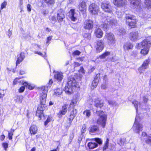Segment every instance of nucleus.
I'll return each mask as SVG.
<instances>
[{"label":"nucleus","instance_id":"obj_1","mask_svg":"<svg viewBox=\"0 0 151 151\" xmlns=\"http://www.w3.org/2000/svg\"><path fill=\"white\" fill-rule=\"evenodd\" d=\"M53 82L52 80L50 79L46 86H43L41 88V90L43 92L40 96V104L37 107L36 113V116H38L39 118V120H41L42 117L44 116L43 111L46 107L45 103L47 90L48 88L50 87Z\"/></svg>","mask_w":151,"mask_h":151},{"label":"nucleus","instance_id":"obj_2","mask_svg":"<svg viewBox=\"0 0 151 151\" xmlns=\"http://www.w3.org/2000/svg\"><path fill=\"white\" fill-rule=\"evenodd\" d=\"M79 99V97L78 96H74L73 99L71 100V103L69 106V107H71L73 108V110L71 112L70 115L68 118V120H69L68 124L70 126L73 121V120L76 116L77 113V110L76 109H74L73 108L76 105L77 102Z\"/></svg>","mask_w":151,"mask_h":151},{"label":"nucleus","instance_id":"obj_3","mask_svg":"<svg viewBox=\"0 0 151 151\" xmlns=\"http://www.w3.org/2000/svg\"><path fill=\"white\" fill-rule=\"evenodd\" d=\"M104 19V20H102V22H104V23L101 24V27L104 30L117 25L116 20L112 17L107 16L105 17Z\"/></svg>","mask_w":151,"mask_h":151},{"label":"nucleus","instance_id":"obj_4","mask_svg":"<svg viewBox=\"0 0 151 151\" xmlns=\"http://www.w3.org/2000/svg\"><path fill=\"white\" fill-rule=\"evenodd\" d=\"M76 82V80L74 77H69L68 83L64 89V91L66 93L70 94L72 93V87L75 86Z\"/></svg>","mask_w":151,"mask_h":151},{"label":"nucleus","instance_id":"obj_5","mask_svg":"<svg viewBox=\"0 0 151 151\" xmlns=\"http://www.w3.org/2000/svg\"><path fill=\"white\" fill-rule=\"evenodd\" d=\"M96 112L100 117L97 121V123L100 124L102 127L104 128L106 123L107 115L103 111L96 110Z\"/></svg>","mask_w":151,"mask_h":151},{"label":"nucleus","instance_id":"obj_6","mask_svg":"<svg viewBox=\"0 0 151 151\" xmlns=\"http://www.w3.org/2000/svg\"><path fill=\"white\" fill-rule=\"evenodd\" d=\"M91 141L89 142L87 144V146L90 149H93L97 147L99 145H101L102 144V140L98 137L90 139Z\"/></svg>","mask_w":151,"mask_h":151},{"label":"nucleus","instance_id":"obj_7","mask_svg":"<svg viewBox=\"0 0 151 151\" xmlns=\"http://www.w3.org/2000/svg\"><path fill=\"white\" fill-rule=\"evenodd\" d=\"M125 18L127 24L131 28H134L137 21L135 17L130 14H126Z\"/></svg>","mask_w":151,"mask_h":151},{"label":"nucleus","instance_id":"obj_8","mask_svg":"<svg viewBox=\"0 0 151 151\" xmlns=\"http://www.w3.org/2000/svg\"><path fill=\"white\" fill-rule=\"evenodd\" d=\"M142 125L137 121V116L136 115L134 123L132 129L134 132L139 134L140 132L142 131Z\"/></svg>","mask_w":151,"mask_h":151},{"label":"nucleus","instance_id":"obj_9","mask_svg":"<svg viewBox=\"0 0 151 151\" xmlns=\"http://www.w3.org/2000/svg\"><path fill=\"white\" fill-rule=\"evenodd\" d=\"M131 6L132 9L136 11H138L141 9L140 0H130Z\"/></svg>","mask_w":151,"mask_h":151},{"label":"nucleus","instance_id":"obj_10","mask_svg":"<svg viewBox=\"0 0 151 151\" xmlns=\"http://www.w3.org/2000/svg\"><path fill=\"white\" fill-rule=\"evenodd\" d=\"M95 47L97 52H100L104 49V44L102 40H98L95 43Z\"/></svg>","mask_w":151,"mask_h":151},{"label":"nucleus","instance_id":"obj_11","mask_svg":"<svg viewBox=\"0 0 151 151\" xmlns=\"http://www.w3.org/2000/svg\"><path fill=\"white\" fill-rule=\"evenodd\" d=\"M88 10L92 14L96 15L98 14L99 11V8L95 4L92 3L89 6Z\"/></svg>","mask_w":151,"mask_h":151},{"label":"nucleus","instance_id":"obj_12","mask_svg":"<svg viewBox=\"0 0 151 151\" xmlns=\"http://www.w3.org/2000/svg\"><path fill=\"white\" fill-rule=\"evenodd\" d=\"M64 13V11L63 9H60L57 11V19L59 23H61L62 22L65 18Z\"/></svg>","mask_w":151,"mask_h":151},{"label":"nucleus","instance_id":"obj_13","mask_svg":"<svg viewBox=\"0 0 151 151\" xmlns=\"http://www.w3.org/2000/svg\"><path fill=\"white\" fill-rule=\"evenodd\" d=\"M101 8L106 12H110L112 11L111 6L108 1L103 2L101 5Z\"/></svg>","mask_w":151,"mask_h":151},{"label":"nucleus","instance_id":"obj_14","mask_svg":"<svg viewBox=\"0 0 151 151\" xmlns=\"http://www.w3.org/2000/svg\"><path fill=\"white\" fill-rule=\"evenodd\" d=\"M68 107V105L67 104H65L62 106L61 110L58 114V117L60 118L62 115H65L66 114L67 111Z\"/></svg>","mask_w":151,"mask_h":151},{"label":"nucleus","instance_id":"obj_15","mask_svg":"<svg viewBox=\"0 0 151 151\" xmlns=\"http://www.w3.org/2000/svg\"><path fill=\"white\" fill-rule=\"evenodd\" d=\"M151 45V41H148L146 39H145L143 41L140 43H138V48L139 49V47H142V48H150Z\"/></svg>","mask_w":151,"mask_h":151},{"label":"nucleus","instance_id":"obj_16","mask_svg":"<svg viewBox=\"0 0 151 151\" xmlns=\"http://www.w3.org/2000/svg\"><path fill=\"white\" fill-rule=\"evenodd\" d=\"M93 27V23L91 20H87L85 21L84 24V27L86 29L88 30L92 29Z\"/></svg>","mask_w":151,"mask_h":151},{"label":"nucleus","instance_id":"obj_17","mask_svg":"<svg viewBox=\"0 0 151 151\" xmlns=\"http://www.w3.org/2000/svg\"><path fill=\"white\" fill-rule=\"evenodd\" d=\"M149 62L150 60L149 59L145 60L143 62L142 66L138 69V70L140 74L145 71V70L147 68Z\"/></svg>","mask_w":151,"mask_h":151},{"label":"nucleus","instance_id":"obj_18","mask_svg":"<svg viewBox=\"0 0 151 151\" xmlns=\"http://www.w3.org/2000/svg\"><path fill=\"white\" fill-rule=\"evenodd\" d=\"M77 14L75 12V9H71L69 12V17L73 21H75L77 19Z\"/></svg>","mask_w":151,"mask_h":151},{"label":"nucleus","instance_id":"obj_19","mask_svg":"<svg viewBox=\"0 0 151 151\" xmlns=\"http://www.w3.org/2000/svg\"><path fill=\"white\" fill-rule=\"evenodd\" d=\"M78 8L80 11H83L86 8V1L85 0H80Z\"/></svg>","mask_w":151,"mask_h":151},{"label":"nucleus","instance_id":"obj_20","mask_svg":"<svg viewBox=\"0 0 151 151\" xmlns=\"http://www.w3.org/2000/svg\"><path fill=\"white\" fill-rule=\"evenodd\" d=\"M94 105L97 108H101L102 107L104 104V102L103 100L101 99L100 98H97L94 100Z\"/></svg>","mask_w":151,"mask_h":151},{"label":"nucleus","instance_id":"obj_21","mask_svg":"<svg viewBox=\"0 0 151 151\" xmlns=\"http://www.w3.org/2000/svg\"><path fill=\"white\" fill-rule=\"evenodd\" d=\"M107 78V76L106 75H105L104 77V82L101 86V88L103 90L106 89L108 87V83Z\"/></svg>","mask_w":151,"mask_h":151},{"label":"nucleus","instance_id":"obj_22","mask_svg":"<svg viewBox=\"0 0 151 151\" xmlns=\"http://www.w3.org/2000/svg\"><path fill=\"white\" fill-rule=\"evenodd\" d=\"M37 131V128L36 125H32L29 128L30 133L31 134L35 135L36 134Z\"/></svg>","mask_w":151,"mask_h":151},{"label":"nucleus","instance_id":"obj_23","mask_svg":"<svg viewBox=\"0 0 151 151\" xmlns=\"http://www.w3.org/2000/svg\"><path fill=\"white\" fill-rule=\"evenodd\" d=\"M54 77L57 81H61L63 77V73L61 72H58L54 75Z\"/></svg>","mask_w":151,"mask_h":151},{"label":"nucleus","instance_id":"obj_24","mask_svg":"<svg viewBox=\"0 0 151 151\" xmlns=\"http://www.w3.org/2000/svg\"><path fill=\"white\" fill-rule=\"evenodd\" d=\"M95 34L97 38H101L102 37L103 32L100 28H97L95 29Z\"/></svg>","mask_w":151,"mask_h":151},{"label":"nucleus","instance_id":"obj_25","mask_svg":"<svg viewBox=\"0 0 151 151\" xmlns=\"http://www.w3.org/2000/svg\"><path fill=\"white\" fill-rule=\"evenodd\" d=\"M133 47L132 44L129 42L125 43L124 45L123 48L124 50H128L132 49Z\"/></svg>","mask_w":151,"mask_h":151},{"label":"nucleus","instance_id":"obj_26","mask_svg":"<svg viewBox=\"0 0 151 151\" xmlns=\"http://www.w3.org/2000/svg\"><path fill=\"white\" fill-rule=\"evenodd\" d=\"M99 130V127L96 125H93L90 128L89 133L91 134L96 132Z\"/></svg>","mask_w":151,"mask_h":151},{"label":"nucleus","instance_id":"obj_27","mask_svg":"<svg viewBox=\"0 0 151 151\" xmlns=\"http://www.w3.org/2000/svg\"><path fill=\"white\" fill-rule=\"evenodd\" d=\"M114 4L119 7L123 6L124 4V0H114Z\"/></svg>","mask_w":151,"mask_h":151},{"label":"nucleus","instance_id":"obj_28","mask_svg":"<svg viewBox=\"0 0 151 151\" xmlns=\"http://www.w3.org/2000/svg\"><path fill=\"white\" fill-rule=\"evenodd\" d=\"M22 85L27 88L29 90H33L34 88V86L33 85H32L30 83H28L26 81L23 82L22 83Z\"/></svg>","mask_w":151,"mask_h":151},{"label":"nucleus","instance_id":"obj_29","mask_svg":"<svg viewBox=\"0 0 151 151\" xmlns=\"http://www.w3.org/2000/svg\"><path fill=\"white\" fill-rule=\"evenodd\" d=\"M99 81L97 79L96 80H93L91 86V88L93 90L94 88H96L97 86Z\"/></svg>","mask_w":151,"mask_h":151},{"label":"nucleus","instance_id":"obj_30","mask_svg":"<svg viewBox=\"0 0 151 151\" xmlns=\"http://www.w3.org/2000/svg\"><path fill=\"white\" fill-rule=\"evenodd\" d=\"M144 3L145 7L148 9L151 8V0H145Z\"/></svg>","mask_w":151,"mask_h":151},{"label":"nucleus","instance_id":"obj_31","mask_svg":"<svg viewBox=\"0 0 151 151\" xmlns=\"http://www.w3.org/2000/svg\"><path fill=\"white\" fill-rule=\"evenodd\" d=\"M110 54V53L109 52L106 51L103 54L100 55L99 58L101 59H104L107 56L109 55Z\"/></svg>","mask_w":151,"mask_h":151},{"label":"nucleus","instance_id":"obj_32","mask_svg":"<svg viewBox=\"0 0 151 151\" xmlns=\"http://www.w3.org/2000/svg\"><path fill=\"white\" fill-rule=\"evenodd\" d=\"M48 6H49L55 3V0H43Z\"/></svg>","mask_w":151,"mask_h":151},{"label":"nucleus","instance_id":"obj_33","mask_svg":"<svg viewBox=\"0 0 151 151\" xmlns=\"http://www.w3.org/2000/svg\"><path fill=\"white\" fill-rule=\"evenodd\" d=\"M109 139L107 138L105 142L103 147V151L106 150L108 149L109 146Z\"/></svg>","mask_w":151,"mask_h":151},{"label":"nucleus","instance_id":"obj_34","mask_svg":"<svg viewBox=\"0 0 151 151\" xmlns=\"http://www.w3.org/2000/svg\"><path fill=\"white\" fill-rule=\"evenodd\" d=\"M117 34L120 36L123 35L125 33L124 29L123 28H121L117 30Z\"/></svg>","mask_w":151,"mask_h":151},{"label":"nucleus","instance_id":"obj_35","mask_svg":"<svg viewBox=\"0 0 151 151\" xmlns=\"http://www.w3.org/2000/svg\"><path fill=\"white\" fill-rule=\"evenodd\" d=\"M62 93V91L60 88H58L54 91V94L56 96H58Z\"/></svg>","mask_w":151,"mask_h":151},{"label":"nucleus","instance_id":"obj_36","mask_svg":"<svg viewBox=\"0 0 151 151\" xmlns=\"http://www.w3.org/2000/svg\"><path fill=\"white\" fill-rule=\"evenodd\" d=\"M118 143L121 146L123 145L125 142V139L123 138H121L117 141Z\"/></svg>","mask_w":151,"mask_h":151},{"label":"nucleus","instance_id":"obj_37","mask_svg":"<svg viewBox=\"0 0 151 151\" xmlns=\"http://www.w3.org/2000/svg\"><path fill=\"white\" fill-rule=\"evenodd\" d=\"M83 113L87 118H89L91 115V111L89 110H86L83 112Z\"/></svg>","mask_w":151,"mask_h":151},{"label":"nucleus","instance_id":"obj_38","mask_svg":"<svg viewBox=\"0 0 151 151\" xmlns=\"http://www.w3.org/2000/svg\"><path fill=\"white\" fill-rule=\"evenodd\" d=\"M143 49H142L141 51V53L144 55L147 54L149 50V48H143Z\"/></svg>","mask_w":151,"mask_h":151},{"label":"nucleus","instance_id":"obj_39","mask_svg":"<svg viewBox=\"0 0 151 151\" xmlns=\"http://www.w3.org/2000/svg\"><path fill=\"white\" fill-rule=\"evenodd\" d=\"M14 131V129H11L9 132L8 137L9 140H11L12 138V135H13V132Z\"/></svg>","mask_w":151,"mask_h":151},{"label":"nucleus","instance_id":"obj_40","mask_svg":"<svg viewBox=\"0 0 151 151\" xmlns=\"http://www.w3.org/2000/svg\"><path fill=\"white\" fill-rule=\"evenodd\" d=\"M132 104L134 105L136 110V111L137 112L138 106L140 105V104H139L138 101L135 100L134 101H133Z\"/></svg>","mask_w":151,"mask_h":151},{"label":"nucleus","instance_id":"obj_41","mask_svg":"<svg viewBox=\"0 0 151 151\" xmlns=\"http://www.w3.org/2000/svg\"><path fill=\"white\" fill-rule=\"evenodd\" d=\"M138 35V33L137 32H132L130 33V36L131 38H137Z\"/></svg>","mask_w":151,"mask_h":151},{"label":"nucleus","instance_id":"obj_42","mask_svg":"<svg viewBox=\"0 0 151 151\" xmlns=\"http://www.w3.org/2000/svg\"><path fill=\"white\" fill-rule=\"evenodd\" d=\"M115 38H108V42L109 45L115 43Z\"/></svg>","mask_w":151,"mask_h":151},{"label":"nucleus","instance_id":"obj_43","mask_svg":"<svg viewBox=\"0 0 151 151\" xmlns=\"http://www.w3.org/2000/svg\"><path fill=\"white\" fill-rule=\"evenodd\" d=\"M146 142L149 145H151V135L147 137L145 140Z\"/></svg>","mask_w":151,"mask_h":151},{"label":"nucleus","instance_id":"obj_44","mask_svg":"<svg viewBox=\"0 0 151 151\" xmlns=\"http://www.w3.org/2000/svg\"><path fill=\"white\" fill-rule=\"evenodd\" d=\"M34 52L35 54H37L42 57H44L46 56V53L45 52H44V54H43L42 52H39L38 51H34Z\"/></svg>","mask_w":151,"mask_h":151},{"label":"nucleus","instance_id":"obj_45","mask_svg":"<svg viewBox=\"0 0 151 151\" xmlns=\"http://www.w3.org/2000/svg\"><path fill=\"white\" fill-rule=\"evenodd\" d=\"M106 36L107 38H113L114 37V35L111 32H106Z\"/></svg>","mask_w":151,"mask_h":151},{"label":"nucleus","instance_id":"obj_46","mask_svg":"<svg viewBox=\"0 0 151 151\" xmlns=\"http://www.w3.org/2000/svg\"><path fill=\"white\" fill-rule=\"evenodd\" d=\"M23 60V58H21L20 56L18 58L16 62V65L19 64Z\"/></svg>","mask_w":151,"mask_h":151},{"label":"nucleus","instance_id":"obj_47","mask_svg":"<svg viewBox=\"0 0 151 151\" xmlns=\"http://www.w3.org/2000/svg\"><path fill=\"white\" fill-rule=\"evenodd\" d=\"M86 125L85 124H83L82 127V129L81 130V132L82 134L85 132L86 130Z\"/></svg>","mask_w":151,"mask_h":151},{"label":"nucleus","instance_id":"obj_48","mask_svg":"<svg viewBox=\"0 0 151 151\" xmlns=\"http://www.w3.org/2000/svg\"><path fill=\"white\" fill-rule=\"evenodd\" d=\"M81 53V52L79 50H76L73 53V56L79 55Z\"/></svg>","mask_w":151,"mask_h":151},{"label":"nucleus","instance_id":"obj_49","mask_svg":"<svg viewBox=\"0 0 151 151\" xmlns=\"http://www.w3.org/2000/svg\"><path fill=\"white\" fill-rule=\"evenodd\" d=\"M74 137V134L73 133H72L70 134V138H69V144H70L72 141Z\"/></svg>","mask_w":151,"mask_h":151},{"label":"nucleus","instance_id":"obj_50","mask_svg":"<svg viewBox=\"0 0 151 151\" xmlns=\"http://www.w3.org/2000/svg\"><path fill=\"white\" fill-rule=\"evenodd\" d=\"M16 97L17 99H18L17 101H19L20 103H21L23 99V96H17Z\"/></svg>","mask_w":151,"mask_h":151},{"label":"nucleus","instance_id":"obj_51","mask_svg":"<svg viewBox=\"0 0 151 151\" xmlns=\"http://www.w3.org/2000/svg\"><path fill=\"white\" fill-rule=\"evenodd\" d=\"M6 5V1H4L1 4V9L2 10L3 9L5 8Z\"/></svg>","mask_w":151,"mask_h":151},{"label":"nucleus","instance_id":"obj_52","mask_svg":"<svg viewBox=\"0 0 151 151\" xmlns=\"http://www.w3.org/2000/svg\"><path fill=\"white\" fill-rule=\"evenodd\" d=\"M83 136V135L82 134H80V135L78 137V142L79 144H80L81 143V141L82 139Z\"/></svg>","mask_w":151,"mask_h":151},{"label":"nucleus","instance_id":"obj_53","mask_svg":"<svg viewBox=\"0 0 151 151\" xmlns=\"http://www.w3.org/2000/svg\"><path fill=\"white\" fill-rule=\"evenodd\" d=\"M2 146L4 148V149L6 150V149L8 147V144L6 142L3 143L2 144Z\"/></svg>","mask_w":151,"mask_h":151},{"label":"nucleus","instance_id":"obj_54","mask_svg":"<svg viewBox=\"0 0 151 151\" xmlns=\"http://www.w3.org/2000/svg\"><path fill=\"white\" fill-rule=\"evenodd\" d=\"M25 87V86H23L20 87L19 89V92L20 93H22L24 90Z\"/></svg>","mask_w":151,"mask_h":151},{"label":"nucleus","instance_id":"obj_55","mask_svg":"<svg viewBox=\"0 0 151 151\" xmlns=\"http://www.w3.org/2000/svg\"><path fill=\"white\" fill-rule=\"evenodd\" d=\"M107 101H108L109 105L111 106H113L115 103V101L112 100H107Z\"/></svg>","mask_w":151,"mask_h":151},{"label":"nucleus","instance_id":"obj_56","mask_svg":"<svg viewBox=\"0 0 151 151\" xmlns=\"http://www.w3.org/2000/svg\"><path fill=\"white\" fill-rule=\"evenodd\" d=\"M50 121V117L48 116L47 119L46 120V121L44 122V125L45 126H46L48 123H49Z\"/></svg>","mask_w":151,"mask_h":151},{"label":"nucleus","instance_id":"obj_57","mask_svg":"<svg viewBox=\"0 0 151 151\" xmlns=\"http://www.w3.org/2000/svg\"><path fill=\"white\" fill-rule=\"evenodd\" d=\"M124 13L118 12H116V14L117 15V16L118 18H121L122 17Z\"/></svg>","mask_w":151,"mask_h":151},{"label":"nucleus","instance_id":"obj_58","mask_svg":"<svg viewBox=\"0 0 151 151\" xmlns=\"http://www.w3.org/2000/svg\"><path fill=\"white\" fill-rule=\"evenodd\" d=\"M90 37L91 35L90 33L85 34L83 35L84 38H90Z\"/></svg>","mask_w":151,"mask_h":151},{"label":"nucleus","instance_id":"obj_59","mask_svg":"<svg viewBox=\"0 0 151 151\" xmlns=\"http://www.w3.org/2000/svg\"><path fill=\"white\" fill-rule=\"evenodd\" d=\"M25 54L24 52H22L20 55V57L21 58H23V59L24 60V58L25 57Z\"/></svg>","mask_w":151,"mask_h":151},{"label":"nucleus","instance_id":"obj_60","mask_svg":"<svg viewBox=\"0 0 151 151\" xmlns=\"http://www.w3.org/2000/svg\"><path fill=\"white\" fill-rule=\"evenodd\" d=\"M27 11L29 12H30L31 10V5L29 4H28L27 5Z\"/></svg>","mask_w":151,"mask_h":151},{"label":"nucleus","instance_id":"obj_61","mask_svg":"<svg viewBox=\"0 0 151 151\" xmlns=\"http://www.w3.org/2000/svg\"><path fill=\"white\" fill-rule=\"evenodd\" d=\"M79 72H81L83 73H85V70L82 67H81L80 68L79 70Z\"/></svg>","mask_w":151,"mask_h":151},{"label":"nucleus","instance_id":"obj_62","mask_svg":"<svg viewBox=\"0 0 151 151\" xmlns=\"http://www.w3.org/2000/svg\"><path fill=\"white\" fill-rule=\"evenodd\" d=\"M5 137V135L4 134H2L0 136V139L1 141H2L4 140Z\"/></svg>","mask_w":151,"mask_h":151},{"label":"nucleus","instance_id":"obj_63","mask_svg":"<svg viewBox=\"0 0 151 151\" xmlns=\"http://www.w3.org/2000/svg\"><path fill=\"white\" fill-rule=\"evenodd\" d=\"M21 6H23L22 0H20V1H19V7H20Z\"/></svg>","mask_w":151,"mask_h":151},{"label":"nucleus","instance_id":"obj_64","mask_svg":"<svg viewBox=\"0 0 151 151\" xmlns=\"http://www.w3.org/2000/svg\"><path fill=\"white\" fill-rule=\"evenodd\" d=\"M143 99V102L145 104L148 100V99L146 98L145 96H144Z\"/></svg>","mask_w":151,"mask_h":151}]
</instances>
